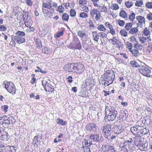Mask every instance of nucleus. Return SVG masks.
I'll list each match as a JSON object with an SVG mask.
<instances>
[{
	"label": "nucleus",
	"instance_id": "bb28decb",
	"mask_svg": "<svg viewBox=\"0 0 152 152\" xmlns=\"http://www.w3.org/2000/svg\"><path fill=\"white\" fill-rule=\"evenodd\" d=\"M138 29L137 27L132 28L130 30L129 33L131 34H135L138 32Z\"/></svg>",
	"mask_w": 152,
	"mask_h": 152
},
{
	"label": "nucleus",
	"instance_id": "e2e57ef3",
	"mask_svg": "<svg viewBox=\"0 0 152 152\" xmlns=\"http://www.w3.org/2000/svg\"><path fill=\"white\" fill-rule=\"evenodd\" d=\"M146 18L149 20H152V13L150 12L147 14L146 16Z\"/></svg>",
	"mask_w": 152,
	"mask_h": 152
},
{
	"label": "nucleus",
	"instance_id": "f8f14e48",
	"mask_svg": "<svg viewBox=\"0 0 152 152\" xmlns=\"http://www.w3.org/2000/svg\"><path fill=\"white\" fill-rule=\"evenodd\" d=\"M102 136L100 137L99 134H91L89 137V139L93 142H99L102 140Z\"/></svg>",
	"mask_w": 152,
	"mask_h": 152
},
{
	"label": "nucleus",
	"instance_id": "72a5a7b5",
	"mask_svg": "<svg viewBox=\"0 0 152 152\" xmlns=\"http://www.w3.org/2000/svg\"><path fill=\"white\" fill-rule=\"evenodd\" d=\"M132 26V24L131 23H127L125 26V30L129 31L130 30Z\"/></svg>",
	"mask_w": 152,
	"mask_h": 152
},
{
	"label": "nucleus",
	"instance_id": "b1692460",
	"mask_svg": "<svg viewBox=\"0 0 152 152\" xmlns=\"http://www.w3.org/2000/svg\"><path fill=\"white\" fill-rule=\"evenodd\" d=\"M52 3L49 2L48 3L43 2L42 4V8H45L48 9H51L52 7Z\"/></svg>",
	"mask_w": 152,
	"mask_h": 152
},
{
	"label": "nucleus",
	"instance_id": "c9c22d12",
	"mask_svg": "<svg viewBox=\"0 0 152 152\" xmlns=\"http://www.w3.org/2000/svg\"><path fill=\"white\" fill-rule=\"evenodd\" d=\"M97 29L100 31H103L104 32L106 30L104 26L102 25H99L97 27Z\"/></svg>",
	"mask_w": 152,
	"mask_h": 152
},
{
	"label": "nucleus",
	"instance_id": "c756f323",
	"mask_svg": "<svg viewBox=\"0 0 152 152\" xmlns=\"http://www.w3.org/2000/svg\"><path fill=\"white\" fill-rule=\"evenodd\" d=\"M42 52L45 54H49L51 53L50 50L47 47L44 46L42 49Z\"/></svg>",
	"mask_w": 152,
	"mask_h": 152
},
{
	"label": "nucleus",
	"instance_id": "864d4df0",
	"mask_svg": "<svg viewBox=\"0 0 152 152\" xmlns=\"http://www.w3.org/2000/svg\"><path fill=\"white\" fill-rule=\"evenodd\" d=\"M8 107L7 105L2 106L1 107L2 110L5 113L7 112Z\"/></svg>",
	"mask_w": 152,
	"mask_h": 152
},
{
	"label": "nucleus",
	"instance_id": "052dcab7",
	"mask_svg": "<svg viewBox=\"0 0 152 152\" xmlns=\"http://www.w3.org/2000/svg\"><path fill=\"white\" fill-rule=\"evenodd\" d=\"M100 10L101 12H107V7L104 5V6L101 7Z\"/></svg>",
	"mask_w": 152,
	"mask_h": 152
},
{
	"label": "nucleus",
	"instance_id": "3c124183",
	"mask_svg": "<svg viewBox=\"0 0 152 152\" xmlns=\"http://www.w3.org/2000/svg\"><path fill=\"white\" fill-rule=\"evenodd\" d=\"M64 9V8L62 5H61L58 7V10L60 13H63Z\"/></svg>",
	"mask_w": 152,
	"mask_h": 152
},
{
	"label": "nucleus",
	"instance_id": "774afa93",
	"mask_svg": "<svg viewBox=\"0 0 152 152\" xmlns=\"http://www.w3.org/2000/svg\"><path fill=\"white\" fill-rule=\"evenodd\" d=\"M99 33L98 34H96V35H95V36L94 37V40L97 42H98V39L99 38Z\"/></svg>",
	"mask_w": 152,
	"mask_h": 152
},
{
	"label": "nucleus",
	"instance_id": "2eb2a0df",
	"mask_svg": "<svg viewBox=\"0 0 152 152\" xmlns=\"http://www.w3.org/2000/svg\"><path fill=\"white\" fill-rule=\"evenodd\" d=\"M134 139V143L137 146L139 147L145 142L144 138L140 136L135 137Z\"/></svg>",
	"mask_w": 152,
	"mask_h": 152
},
{
	"label": "nucleus",
	"instance_id": "aec40b11",
	"mask_svg": "<svg viewBox=\"0 0 152 152\" xmlns=\"http://www.w3.org/2000/svg\"><path fill=\"white\" fill-rule=\"evenodd\" d=\"M104 148L107 152H116L114 147L112 146L104 145Z\"/></svg>",
	"mask_w": 152,
	"mask_h": 152
},
{
	"label": "nucleus",
	"instance_id": "412c9836",
	"mask_svg": "<svg viewBox=\"0 0 152 152\" xmlns=\"http://www.w3.org/2000/svg\"><path fill=\"white\" fill-rule=\"evenodd\" d=\"M140 41L142 44H143L145 43V42H151V38L149 36L147 38L144 37H142L140 39Z\"/></svg>",
	"mask_w": 152,
	"mask_h": 152
},
{
	"label": "nucleus",
	"instance_id": "6ab92c4d",
	"mask_svg": "<svg viewBox=\"0 0 152 152\" xmlns=\"http://www.w3.org/2000/svg\"><path fill=\"white\" fill-rule=\"evenodd\" d=\"M82 148H85V147H89L91 145H93L92 141L84 139L82 142Z\"/></svg>",
	"mask_w": 152,
	"mask_h": 152
},
{
	"label": "nucleus",
	"instance_id": "cd10ccee",
	"mask_svg": "<svg viewBox=\"0 0 152 152\" xmlns=\"http://www.w3.org/2000/svg\"><path fill=\"white\" fill-rule=\"evenodd\" d=\"M130 52H131L132 55L136 57L139 56L140 55L139 50L137 49H134L133 50H130Z\"/></svg>",
	"mask_w": 152,
	"mask_h": 152
},
{
	"label": "nucleus",
	"instance_id": "4c0bfd02",
	"mask_svg": "<svg viewBox=\"0 0 152 152\" xmlns=\"http://www.w3.org/2000/svg\"><path fill=\"white\" fill-rule=\"evenodd\" d=\"M25 1L27 5L29 7H31L33 4V1L32 0H25Z\"/></svg>",
	"mask_w": 152,
	"mask_h": 152
},
{
	"label": "nucleus",
	"instance_id": "ea45409f",
	"mask_svg": "<svg viewBox=\"0 0 152 152\" xmlns=\"http://www.w3.org/2000/svg\"><path fill=\"white\" fill-rule=\"evenodd\" d=\"M41 137L40 136H35L34 137L33 140V142H34L35 144H36L37 143H38L39 142V139H40L41 138Z\"/></svg>",
	"mask_w": 152,
	"mask_h": 152
},
{
	"label": "nucleus",
	"instance_id": "13d9d810",
	"mask_svg": "<svg viewBox=\"0 0 152 152\" xmlns=\"http://www.w3.org/2000/svg\"><path fill=\"white\" fill-rule=\"evenodd\" d=\"M10 149L7 148V147L6 146L4 148H1L0 149V152H10Z\"/></svg>",
	"mask_w": 152,
	"mask_h": 152
},
{
	"label": "nucleus",
	"instance_id": "09e8293b",
	"mask_svg": "<svg viewBox=\"0 0 152 152\" xmlns=\"http://www.w3.org/2000/svg\"><path fill=\"white\" fill-rule=\"evenodd\" d=\"M125 5L127 8H130L132 5L133 3L132 2L127 1L125 3Z\"/></svg>",
	"mask_w": 152,
	"mask_h": 152
},
{
	"label": "nucleus",
	"instance_id": "20e7f679",
	"mask_svg": "<svg viewBox=\"0 0 152 152\" xmlns=\"http://www.w3.org/2000/svg\"><path fill=\"white\" fill-rule=\"evenodd\" d=\"M16 35L13 37V38L18 44H22L26 42V34L24 32L18 31L16 32Z\"/></svg>",
	"mask_w": 152,
	"mask_h": 152
},
{
	"label": "nucleus",
	"instance_id": "7ed1b4c3",
	"mask_svg": "<svg viewBox=\"0 0 152 152\" xmlns=\"http://www.w3.org/2000/svg\"><path fill=\"white\" fill-rule=\"evenodd\" d=\"M133 140L132 138H129L128 140L125 141L124 142H121L120 145V147L121 148H124V150L126 152H129L131 151L134 147V144L132 143Z\"/></svg>",
	"mask_w": 152,
	"mask_h": 152
},
{
	"label": "nucleus",
	"instance_id": "9d476101",
	"mask_svg": "<svg viewBox=\"0 0 152 152\" xmlns=\"http://www.w3.org/2000/svg\"><path fill=\"white\" fill-rule=\"evenodd\" d=\"M90 15L92 18H95L96 20H99L101 17L100 12L97 9H93L91 10Z\"/></svg>",
	"mask_w": 152,
	"mask_h": 152
},
{
	"label": "nucleus",
	"instance_id": "f03ea898",
	"mask_svg": "<svg viewBox=\"0 0 152 152\" xmlns=\"http://www.w3.org/2000/svg\"><path fill=\"white\" fill-rule=\"evenodd\" d=\"M115 77L114 72L112 70H108L102 76V80L108 81L112 83Z\"/></svg>",
	"mask_w": 152,
	"mask_h": 152
},
{
	"label": "nucleus",
	"instance_id": "39448f33",
	"mask_svg": "<svg viewBox=\"0 0 152 152\" xmlns=\"http://www.w3.org/2000/svg\"><path fill=\"white\" fill-rule=\"evenodd\" d=\"M42 84L46 91L52 92L54 91V83L50 82V80H48V81L43 80L42 81Z\"/></svg>",
	"mask_w": 152,
	"mask_h": 152
},
{
	"label": "nucleus",
	"instance_id": "4d7b16f0",
	"mask_svg": "<svg viewBox=\"0 0 152 152\" xmlns=\"http://www.w3.org/2000/svg\"><path fill=\"white\" fill-rule=\"evenodd\" d=\"M8 148L10 149L9 151L10 152H15V150L13 146H7Z\"/></svg>",
	"mask_w": 152,
	"mask_h": 152
},
{
	"label": "nucleus",
	"instance_id": "37998d69",
	"mask_svg": "<svg viewBox=\"0 0 152 152\" xmlns=\"http://www.w3.org/2000/svg\"><path fill=\"white\" fill-rule=\"evenodd\" d=\"M9 119L10 122V125L14 124L15 122V119L12 117L10 116L9 117Z\"/></svg>",
	"mask_w": 152,
	"mask_h": 152
},
{
	"label": "nucleus",
	"instance_id": "a18cd8bd",
	"mask_svg": "<svg viewBox=\"0 0 152 152\" xmlns=\"http://www.w3.org/2000/svg\"><path fill=\"white\" fill-rule=\"evenodd\" d=\"M76 12L74 9H71L70 10V15L71 17H75L76 15Z\"/></svg>",
	"mask_w": 152,
	"mask_h": 152
},
{
	"label": "nucleus",
	"instance_id": "9b49d317",
	"mask_svg": "<svg viewBox=\"0 0 152 152\" xmlns=\"http://www.w3.org/2000/svg\"><path fill=\"white\" fill-rule=\"evenodd\" d=\"M141 67L142 68L140 69V72L144 76L150 77L149 74L151 72V70L148 68V66L145 65Z\"/></svg>",
	"mask_w": 152,
	"mask_h": 152
},
{
	"label": "nucleus",
	"instance_id": "7c9ffc66",
	"mask_svg": "<svg viewBox=\"0 0 152 152\" xmlns=\"http://www.w3.org/2000/svg\"><path fill=\"white\" fill-rule=\"evenodd\" d=\"M69 17V15L68 14L66 13H64L62 15V19L63 21H68Z\"/></svg>",
	"mask_w": 152,
	"mask_h": 152
},
{
	"label": "nucleus",
	"instance_id": "f257e3e1",
	"mask_svg": "<svg viewBox=\"0 0 152 152\" xmlns=\"http://www.w3.org/2000/svg\"><path fill=\"white\" fill-rule=\"evenodd\" d=\"M105 117L104 119L108 121H113L116 118L117 111L114 107L106 106L105 109Z\"/></svg>",
	"mask_w": 152,
	"mask_h": 152
},
{
	"label": "nucleus",
	"instance_id": "6e6d98bb",
	"mask_svg": "<svg viewBox=\"0 0 152 152\" xmlns=\"http://www.w3.org/2000/svg\"><path fill=\"white\" fill-rule=\"evenodd\" d=\"M135 14L134 13H132L131 15L129 16V20L133 21L134 19L135 18Z\"/></svg>",
	"mask_w": 152,
	"mask_h": 152
},
{
	"label": "nucleus",
	"instance_id": "338daca9",
	"mask_svg": "<svg viewBox=\"0 0 152 152\" xmlns=\"http://www.w3.org/2000/svg\"><path fill=\"white\" fill-rule=\"evenodd\" d=\"M7 29V28L4 25H0V31H5Z\"/></svg>",
	"mask_w": 152,
	"mask_h": 152
},
{
	"label": "nucleus",
	"instance_id": "bf43d9fd",
	"mask_svg": "<svg viewBox=\"0 0 152 152\" xmlns=\"http://www.w3.org/2000/svg\"><path fill=\"white\" fill-rule=\"evenodd\" d=\"M28 27V28L26 30V31L28 32L29 33L33 32L34 30V28L33 27H31V26H29Z\"/></svg>",
	"mask_w": 152,
	"mask_h": 152
},
{
	"label": "nucleus",
	"instance_id": "603ef678",
	"mask_svg": "<svg viewBox=\"0 0 152 152\" xmlns=\"http://www.w3.org/2000/svg\"><path fill=\"white\" fill-rule=\"evenodd\" d=\"M117 45L116 47L119 50H122L123 48V45L121 42H119Z\"/></svg>",
	"mask_w": 152,
	"mask_h": 152
},
{
	"label": "nucleus",
	"instance_id": "423d86ee",
	"mask_svg": "<svg viewBox=\"0 0 152 152\" xmlns=\"http://www.w3.org/2000/svg\"><path fill=\"white\" fill-rule=\"evenodd\" d=\"M145 130V129L139 126L131 127L130 128L131 131L135 135H140L141 134H143L144 131Z\"/></svg>",
	"mask_w": 152,
	"mask_h": 152
},
{
	"label": "nucleus",
	"instance_id": "c85d7f7f",
	"mask_svg": "<svg viewBox=\"0 0 152 152\" xmlns=\"http://www.w3.org/2000/svg\"><path fill=\"white\" fill-rule=\"evenodd\" d=\"M24 24L27 27H30L32 25V21L31 20L29 19L28 20L26 19L25 21Z\"/></svg>",
	"mask_w": 152,
	"mask_h": 152
},
{
	"label": "nucleus",
	"instance_id": "0e129e2a",
	"mask_svg": "<svg viewBox=\"0 0 152 152\" xmlns=\"http://www.w3.org/2000/svg\"><path fill=\"white\" fill-rule=\"evenodd\" d=\"M149 45L148 47L147 50L149 52L152 51V43H148Z\"/></svg>",
	"mask_w": 152,
	"mask_h": 152
},
{
	"label": "nucleus",
	"instance_id": "e433bc0d",
	"mask_svg": "<svg viewBox=\"0 0 152 152\" xmlns=\"http://www.w3.org/2000/svg\"><path fill=\"white\" fill-rule=\"evenodd\" d=\"M9 136L7 133H6L4 135H2V138L4 141H7L9 139Z\"/></svg>",
	"mask_w": 152,
	"mask_h": 152
},
{
	"label": "nucleus",
	"instance_id": "a211bd4d",
	"mask_svg": "<svg viewBox=\"0 0 152 152\" xmlns=\"http://www.w3.org/2000/svg\"><path fill=\"white\" fill-rule=\"evenodd\" d=\"M113 130L114 133L118 134L122 133L124 129L121 126H116L113 128Z\"/></svg>",
	"mask_w": 152,
	"mask_h": 152
},
{
	"label": "nucleus",
	"instance_id": "ddd939ff",
	"mask_svg": "<svg viewBox=\"0 0 152 152\" xmlns=\"http://www.w3.org/2000/svg\"><path fill=\"white\" fill-rule=\"evenodd\" d=\"M76 63H71L66 65L64 66L65 70L69 72H75Z\"/></svg>",
	"mask_w": 152,
	"mask_h": 152
},
{
	"label": "nucleus",
	"instance_id": "4be33fe9",
	"mask_svg": "<svg viewBox=\"0 0 152 152\" xmlns=\"http://www.w3.org/2000/svg\"><path fill=\"white\" fill-rule=\"evenodd\" d=\"M128 115V114L127 111L126 110H125L124 111H121L120 117L123 119V120H125L127 117Z\"/></svg>",
	"mask_w": 152,
	"mask_h": 152
},
{
	"label": "nucleus",
	"instance_id": "49530a36",
	"mask_svg": "<svg viewBox=\"0 0 152 152\" xmlns=\"http://www.w3.org/2000/svg\"><path fill=\"white\" fill-rule=\"evenodd\" d=\"M120 34L124 37H126L127 35V32L124 29L121 30L120 31Z\"/></svg>",
	"mask_w": 152,
	"mask_h": 152
},
{
	"label": "nucleus",
	"instance_id": "79ce46f5",
	"mask_svg": "<svg viewBox=\"0 0 152 152\" xmlns=\"http://www.w3.org/2000/svg\"><path fill=\"white\" fill-rule=\"evenodd\" d=\"M75 47L76 49H80L81 48V45L79 40H77V43L75 45Z\"/></svg>",
	"mask_w": 152,
	"mask_h": 152
},
{
	"label": "nucleus",
	"instance_id": "680f3d73",
	"mask_svg": "<svg viewBox=\"0 0 152 152\" xmlns=\"http://www.w3.org/2000/svg\"><path fill=\"white\" fill-rule=\"evenodd\" d=\"M146 7L148 9H151L152 8V2H148L145 4Z\"/></svg>",
	"mask_w": 152,
	"mask_h": 152
},
{
	"label": "nucleus",
	"instance_id": "f3484780",
	"mask_svg": "<svg viewBox=\"0 0 152 152\" xmlns=\"http://www.w3.org/2000/svg\"><path fill=\"white\" fill-rule=\"evenodd\" d=\"M39 30L42 32V35L43 36H45L48 32L49 27L47 25H45L42 26L40 29H39Z\"/></svg>",
	"mask_w": 152,
	"mask_h": 152
},
{
	"label": "nucleus",
	"instance_id": "de8ad7c7",
	"mask_svg": "<svg viewBox=\"0 0 152 152\" xmlns=\"http://www.w3.org/2000/svg\"><path fill=\"white\" fill-rule=\"evenodd\" d=\"M126 46L128 49H129V50H131V48L132 47V44L129 42H127L126 43Z\"/></svg>",
	"mask_w": 152,
	"mask_h": 152
},
{
	"label": "nucleus",
	"instance_id": "473e14b6",
	"mask_svg": "<svg viewBox=\"0 0 152 152\" xmlns=\"http://www.w3.org/2000/svg\"><path fill=\"white\" fill-rule=\"evenodd\" d=\"M130 64L133 67L137 68L140 66L138 63L136 62L135 61H131L130 62Z\"/></svg>",
	"mask_w": 152,
	"mask_h": 152
},
{
	"label": "nucleus",
	"instance_id": "2f4dec72",
	"mask_svg": "<svg viewBox=\"0 0 152 152\" xmlns=\"http://www.w3.org/2000/svg\"><path fill=\"white\" fill-rule=\"evenodd\" d=\"M56 122L58 124L61 125H64L66 123V122L65 121H64L63 120L60 119L59 118H57L56 120Z\"/></svg>",
	"mask_w": 152,
	"mask_h": 152
},
{
	"label": "nucleus",
	"instance_id": "dca6fc26",
	"mask_svg": "<svg viewBox=\"0 0 152 152\" xmlns=\"http://www.w3.org/2000/svg\"><path fill=\"white\" fill-rule=\"evenodd\" d=\"M136 20L138 21V26L142 28L143 26L142 24L145 23V18L144 17L141 16H138L136 17Z\"/></svg>",
	"mask_w": 152,
	"mask_h": 152
},
{
	"label": "nucleus",
	"instance_id": "0eeeda50",
	"mask_svg": "<svg viewBox=\"0 0 152 152\" xmlns=\"http://www.w3.org/2000/svg\"><path fill=\"white\" fill-rule=\"evenodd\" d=\"M5 88L8 92L12 94L15 93V87L14 84L12 82H8L5 83Z\"/></svg>",
	"mask_w": 152,
	"mask_h": 152
},
{
	"label": "nucleus",
	"instance_id": "8fccbe9b",
	"mask_svg": "<svg viewBox=\"0 0 152 152\" xmlns=\"http://www.w3.org/2000/svg\"><path fill=\"white\" fill-rule=\"evenodd\" d=\"M42 11L45 16H49V12L48 11L45 10L43 8H42Z\"/></svg>",
	"mask_w": 152,
	"mask_h": 152
},
{
	"label": "nucleus",
	"instance_id": "69168bd1",
	"mask_svg": "<svg viewBox=\"0 0 152 152\" xmlns=\"http://www.w3.org/2000/svg\"><path fill=\"white\" fill-rule=\"evenodd\" d=\"M88 15L86 13L84 12L81 13L80 15V17L82 18H86L87 17Z\"/></svg>",
	"mask_w": 152,
	"mask_h": 152
},
{
	"label": "nucleus",
	"instance_id": "5fc2aeb1",
	"mask_svg": "<svg viewBox=\"0 0 152 152\" xmlns=\"http://www.w3.org/2000/svg\"><path fill=\"white\" fill-rule=\"evenodd\" d=\"M143 4V1H142L140 0V1H137L135 4V5L136 6L141 7Z\"/></svg>",
	"mask_w": 152,
	"mask_h": 152
},
{
	"label": "nucleus",
	"instance_id": "a19ab883",
	"mask_svg": "<svg viewBox=\"0 0 152 152\" xmlns=\"http://www.w3.org/2000/svg\"><path fill=\"white\" fill-rule=\"evenodd\" d=\"M78 35L80 37H83L84 36L86 35L85 32L83 31H79L77 32Z\"/></svg>",
	"mask_w": 152,
	"mask_h": 152
},
{
	"label": "nucleus",
	"instance_id": "58836bf2",
	"mask_svg": "<svg viewBox=\"0 0 152 152\" xmlns=\"http://www.w3.org/2000/svg\"><path fill=\"white\" fill-rule=\"evenodd\" d=\"M99 37L103 39L106 38L107 37V34L103 32H99Z\"/></svg>",
	"mask_w": 152,
	"mask_h": 152
},
{
	"label": "nucleus",
	"instance_id": "1a4fd4ad",
	"mask_svg": "<svg viewBox=\"0 0 152 152\" xmlns=\"http://www.w3.org/2000/svg\"><path fill=\"white\" fill-rule=\"evenodd\" d=\"M98 127L96 124L94 122L90 123L86 126L85 128L86 130L90 131V132L96 133L98 129Z\"/></svg>",
	"mask_w": 152,
	"mask_h": 152
},
{
	"label": "nucleus",
	"instance_id": "f704fd0d",
	"mask_svg": "<svg viewBox=\"0 0 152 152\" xmlns=\"http://www.w3.org/2000/svg\"><path fill=\"white\" fill-rule=\"evenodd\" d=\"M143 32L145 36H148L150 34V31L147 28H145L143 31Z\"/></svg>",
	"mask_w": 152,
	"mask_h": 152
},
{
	"label": "nucleus",
	"instance_id": "6e6552de",
	"mask_svg": "<svg viewBox=\"0 0 152 152\" xmlns=\"http://www.w3.org/2000/svg\"><path fill=\"white\" fill-rule=\"evenodd\" d=\"M111 126L110 124L106 125L103 126L102 132L104 133V137L109 140L110 137L111 133Z\"/></svg>",
	"mask_w": 152,
	"mask_h": 152
},
{
	"label": "nucleus",
	"instance_id": "a878e982",
	"mask_svg": "<svg viewBox=\"0 0 152 152\" xmlns=\"http://www.w3.org/2000/svg\"><path fill=\"white\" fill-rule=\"evenodd\" d=\"M120 16L124 18L125 20H127V15L126 12L124 10H121L119 13Z\"/></svg>",
	"mask_w": 152,
	"mask_h": 152
},
{
	"label": "nucleus",
	"instance_id": "393cba45",
	"mask_svg": "<svg viewBox=\"0 0 152 152\" xmlns=\"http://www.w3.org/2000/svg\"><path fill=\"white\" fill-rule=\"evenodd\" d=\"M34 39L36 42V45H37V47L39 49L41 48L42 47V45L41 42L39 39L35 38Z\"/></svg>",
	"mask_w": 152,
	"mask_h": 152
},
{
	"label": "nucleus",
	"instance_id": "4468645a",
	"mask_svg": "<svg viewBox=\"0 0 152 152\" xmlns=\"http://www.w3.org/2000/svg\"><path fill=\"white\" fill-rule=\"evenodd\" d=\"M75 72L77 73H81L84 70V67L82 64L77 63H76Z\"/></svg>",
	"mask_w": 152,
	"mask_h": 152
},
{
	"label": "nucleus",
	"instance_id": "5701e85b",
	"mask_svg": "<svg viewBox=\"0 0 152 152\" xmlns=\"http://www.w3.org/2000/svg\"><path fill=\"white\" fill-rule=\"evenodd\" d=\"M148 145V143L145 141L142 144L139 146V148L142 151H146L147 149Z\"/></svg>",
	"mask_w": 152,
	"mask_h": 152
},
{
	"label": "nucleus",
	"instance_id": "c03bdc74",
	"mask_svg": "<svg viewBox=\"0 0 152 152\" xmlns=\"http://www.w3.org/2000/svg\"><path fill=\"white\" fill-rule=\"evenodd\" d=\"M117 22L119 25L121 26H124L125 23V22L124 21L121 20L120 19H118L117 20Z\"/></svg>",
	"mask_w": 152,
	"mask_h": 152
}]
</instances>
